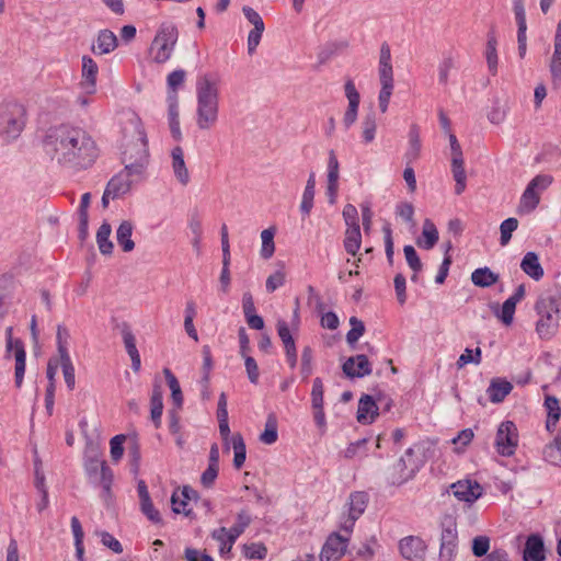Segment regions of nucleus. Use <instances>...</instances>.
Segmentation results:
<instances>
[{"label":"nucleus","mask_w":561,"mask_h":561,"mask_svg":"<svg viewBox=\"0 0 561 561\" xmlns=\"http://www.w3.org/2000/svg\"><path fill=\"white\" fill-rule=\"evenodd\" d=\"M44 148L59 165L75 171L90 168L99 156L96 142L82 127L60 124L47 130Z\"/></svg>","instance_id":"1"},{"label":"nucleus","mask_w":561,"mask_h":561,"mask_svg":"<svg viewBox=\"0 0 561 561\" xmlns=\"http://www.w3.org/2000/svg\"><path fill=\"white\" fill-rule=\"evenodd\" d=\"M196 124L202 130L211 128L218 119V79L213 73L199 76L196 81Z\"/></svg>","instance_id":"2"},{"label":"nucleus","mask_w":561,"mask_h":561,"mask_svg":"<svg viewBox=\"0 0 561 561\" xmlns=\"http://www.w3.org/2000/svg\"><path fill=\"white\" fill-rule=\"evenodd\" d=\"M83 469L90 484L101 488V497L108 500L112 496V484L114 474L107 462L100 458L98 451L85 455Z\"/></svg>","instance_id":"3"},{"label":"nucleus","mask_w":561,"mask_h":561,"mask_svg":"<svg viewBox=\"0 0 561 561\" xmlns=\"http://www.w3.org/2000/svg\"><path fill=\"white\" fill-rule=\"evenodd\" d=\"M136 156L129 152V150H124L122 157V161L125 164L122 172L126 173L129 179H134L135 181L140 179L144 174L149 157L147 135L141 124L136 126Z\"/></svg>","instance_id":"4"},{"label":"nucleus","mask_w":561,"mask_h":561,"mask_svg":"<svg viewBox=\"0 0 561 561\" xmlns=\"http://www.w3.org/2000/svg\"><path fill=\"white\" fill-rule=\"evenodd\" d=\"M179 39V30L172 22H162L151 44L153 60L157 64L168 61Z\"/></svg>","instance_id":"5"},{"label":"nucleus","mask_w":561,"mask_h":561,"mask_svg":"<svg viewBox=\"0 0 561 561\" xmlns=\"http://www.w3.org/2000/svg\"><path fill=\"white\" fill-rule=\"evenodd\" d=\"M25 108L23 105L14 103L8 112L0 115V134L8 140L16 139L25 125Z\"/></svg>","instance_id":"6"},{"label":"nucleus","mask_w":561,"mask_h":561,"mask_svg":"<svg viewBox=\"0 0 561 561\" xmlns=\"http://www.w3.org/2000/svg\"><path fill=\"white\" fill-rule=\"evenodd\" d=\"M458 549L457 524L453 518L442 523L439 561H455Z\"/></svg>","instance_id":"7"},{"label":"nucleus","mask_w":561,"mask_h":561,"mask_svg":"<svg viewBox=\"0 0 561 561\" xmlns=\"http://www.w3.org/2000/svg\"><path fill=\"white\" fill-rule=\"evenodd\" d=\"M518 445V432L514 422H502L495 436V449L503 457H511L515 454Z\"/></svg>","instance_id":"8"},{"label":"nucleus","mask_w":561,"mask_h":561,"mask_svg":"<svg viewBox=\"0 0 561 561\" xmlns=\"http://www.w3.org/2000/svg\"><path fill=\"white\" fill-rule=\"evenodd\" d=\"M538 319L535 324V331L540 340L549 341L553 339L559 331V321L561 317L548 312L545 309H539L534 306Z\"/></svg>","instance_id":"9"},{"label":"nucleus","mask_w":561,"mask_h":561,"mask_svg":"<svg viewBox=\"0 0 561 561\" xmlns=\"http://www.w3.org/2000/svg\"><path fill=\"white\" fill-rule=\"evenodd\" d=\"M348 537L332 533L324 542L320 552V561H337L346 552Z\"/></svg>","instance_id":"10"},{"label":"nucleus","mask_w":561,"mask_h":561,"mask_svg":"<svg viewBox=\"0 0 561 561\" xmlns=\"http://www.w3.org/2000/svg\"><path fill=\"white\" fill-rule=\"evenodd\" d=\"M402 558L409 561H424L427 546L419 536L403 537L398 545Z\"/></svg>","instance_id":"11"},{"label":"nucleus","mask_w":561,"mask_h":561,"mask_svg":"<svg viewBox=\"0 0 561 561\" xmlns=\"http://www.w3.org/2000/svg\"><path fill=\"white\" fill-rule=\"evenodd\" d=\"M276 330L284 345L286 362L291 369H295L298 363V354L296 342L290 333L287 321L283 319L277 320Z\"/></svg>","instance_id":"12"},{"label":"nucleus","mask_w":561,"mask_h":561,"mask_svg":"<svg viewBox=\"0 0 561 561\" xmlns=\"http://www.w3.org/2000/svg\"><path fill=\"white\" fill-rule=\"evenodd\" d=\"M450 490L459 501L472 504L483 494V488L477 481L462 480L450 484Z\"/></svg>","instance_id":"13"},{"label":"nucleus","mask_w":561,"mask_h":561,"mask_svg":"<svg viewBox=\"0 0 561 561\" xmlns=\"http://www.w3.org/2000/svg\"><path fill=\"white\" fill-rule=\"evenodd\" d=\"M342 370L347 378L355 379L369 376L373 371V367L366 355L358 354L348 357L343 363Z\"/></svg>","instance_id":"14"},{"label":"nucleus","mask_w":561,"mask_h":561,"mask_svg":"<svg viewBox=\"0 0 561 561\" xmlns=\"http://www.w3.org/2000/svg\"><path fill=\"white\" fill-rule=\"evenodd\" d=\"M551 82L554 88L561 85V21L558 22L553 37V53L548 62Z\"/></svg>","instance_id":"15"},{"label":"nucleus","mask_w":561,"mask_h":561,"mask_svg":"<svg viewBox=\"0 0 561 561\" xmlns=\"http://www.w3.org/2000/svg\"><path fill=\"white\" fill-rule=\"evenodd\" d=\"M535 306L561 317V287L554 286L542 293L536 300Z\"/></svg>","instance_id":"16"},{"label":"nucleus","mask_w":561,"mask_h":561,"mask_svg":"<svg viewBox=\"0 0 561 561\" xmlns=\"http://www.w3.org/2000/svg\"><path fill=\"white\" fill-rule=\"evenodd\" d=\"M523 560L524 561H545L546 560V551H545V542L542 537L539 534H531L527 537L524 551H523Z\"/></svg>","instance_id":"17"},{"label":"nucleus","mask_w":561,"mask_h":561,"mask_svg":"<svg viewBox=\"0 0 561 561\" xmlns=\"http://www.w3.org/2000/svg\"><path fill=\"white\" fill-rule=\"evenodd\" d=\"M168 121L170 131L174 140L180 141L182 139V131L180 127V114H179V96L175 92H168Z\"/></svg>","instance_id":"18"},{"label":"nucleus","mask_w":561,"mask_h":561,"mask_svg":"<svg viewBox=\"0 0 561 561\" xmlns=\"http://www.w3.org/2000/svg\"><path fill=\"white\" fill-rule=\"evenodd\" d=\"M379 405L369 394H364L358 401L357 408V421L360 424H370L375 421L378 415Z\"/></svg>","instance_id":"19"},{"label":"nucleus","mask_w":561,"mask_h":561,"mask_svg":"<svg viewBox=\"0 0 561 561\" xmlns=\"http://www.w3.org/2000/svg\"><path fill=\"white\" fill-rule=\"evenodd\" d=\"M339 170L340 163L333 150L329 151L328 159V186L327 194L330 198V203H334L339 187Z\"/></svg>","instance_id":"20"},{"label":"nucleus","mask_w":561,"mask_h":561,"mask_svg":"<svg viewBox=\"0 0 561 561\" xmlns=\"http://www.w3.org/2000/svg\"><path fill=\"white\" fill-rule=\"evenodd\" d=\"M99 67L92 57L84 55L82 57V82L81 85L87 93H93L96 85V76Z\"/></svg>","instance_id":"21"},{"label":"nucleus","mask_w":561,"mask_h":561,"mask_svg":"<svg viewBox=\"0 0 561 561\" xmlns=\"http://www.w3.org/2000/svg\"><path fill=\"white\" fill-rule=\"evenodd\" d=\"M117 47L116 35L105 28L98 33L95 43L92 45L91 50L95 55H105L112 53Z\"/></svg>","instance_id":"22"},{"label":"nucleus","mask_w":561,"mask_h":561,"mask_svg":"<svg viewBox=\"0 0 561 561\" xmlns=\"http://www.w3.org/2000/svg\"><path fill=\"white\" fill-rule=\"evenodd\" d=\"M522 271L534 280L538 282L543 277V267L539 262V256L536 252H527L520 262Z\"/></svg>","instance_id":"23"},{"label":"nucleus","mask_w":561,"mask_h":561,"mask_svg":"<svg viewBox=\"0 0 561 561\" xmlns=\"http://www.w3.org/2000/svg\"><path fill=\"white\" fill-rule=\"evenodd\" d=\"M163 412V391L160 383L154 382L152 387L151 398H150V413L151 420L154 424L156 428L161 426V416Z\"/></svg>","instance_id":"24"},{"label":"nucleus","mask_w":561,"mask_h":561,"mask_svg":"<svg viewBox=\"0 0 561 561\" xmlns=\"http://www.w3.org/2000/svg\"><path fill=\"white\" fill-rule=\"evenodd\" d=\"M513 386L507 380L494 378L491 380L486 393L492 403L502 402L511 393Z\"/></svg>","instance_id":"25"},{"label":"nucleus","mask_w":561,"mask_h":561,"mask_svg":"<svg viewBox=\"0 0 561 561\" xmlns=\"http://www.w3.org/2000/svg\"><path fill=\"white\" fill-rule=\"evenodd\" d=\"M134 182V179H129L126 173L121 171L108 181L106 186L108 191H112V198L115 199L128 193Z\"/></svg>","instance_id":"26"},{"label":"nucleus","mask_w":561,"mask_h":561,"mask_svg":"<svg viewBox=\"0 0 561 561\" xmlns=\"http://www.w3.org/2000/svg\"><path fill=\"white\" fill-rule=\"evenodd\" d=\"M404 457H401L398 462L394 465L393 469L396 471H399V474L396 477L393 476L390 480L391 484L393 485H401L412 479L416 471L419 470V467L413 465H408Z\"/></svg>","instance_id":"27"},{"label":"nucleus","mask_w":561,"mask_h":561,"mask_svg":"<svg viewBox=\"0 0 561 561\" xmlns=\"http://www.w3.org/2000/svg\"><path fill=\"white\" fill-rule=\"evenodd\" d=\"M14 351L15 368H14V382L16 388H21L25 374L26 366V351L22 340H18V345Z\"/></svg>","instance_id":"28"},{"label":"nucleus","mask_w":561,"mask_h":561,"mask_svg":"<svg viewBox=\"0 0 561 561\" xmlns=\"http://www.w3.org/2000/svg\"><path fill=\"white\" fill-rule=\"evenodd\" d=\"M172 156V168L176 179L181 184L186 185L190 181L188 171L185 165L184 154L181 147H174L171 152Z\"/></svg>","instance_id":"29"},{"label":"nucleus","mask_w":561,"mask_h":561,"mask_svg":"<svg viewBox=\"0 0 561 561\" xmlns=\"http://www.w3.org/2000/svg\"><path fill=\"white\" fill-rule=\"evenodd\" d=\"M134 226L129 220L121 222L116 230V240L124 252H131L135 249V242L131 239Z\"/></svg>","instance_id":"30"},{"label":"nucleus","mask_w":561,"mask_h":561,"mask_svg":"<svg viewBox=\"0 0 561 561\" xmlns=\"http://www.w3.org/2000/svg\"><path fill=\"white\" fill-rule=\"evenodd\" d=\"M438 241V230L431 219H425L423 224L422 238L416 243L420 248L431 250Z\"/></svg>","instance_id":"31"},{"label":"nucleus","mask_w":561,"mask_h":561,"mask_svg":"<svg viewBox=\"0 0 561 561\" xmlns=\"http://www.w3.org/2000/svg\"><path fill=\"white\" fill-rule=\"evenodd\" d=\"M500 276L494 273L490 267H479L474 270L471 274V282L474 286L486 288L491 287L495 283H497Z\"/></svg>","instance_id":"32"},{"label":"nucleus","mask_w":561,"mask_h":561,"mask_svg":"<svg viewBox=\"0 0 561 561\" xmlns=\"http://www.w3.org/2000/svg\"><path fill=\"white\" fill-rule=\"evenodd\" d=\"M314 190H316V174L311 172L306 183L305 191L302 193V198L300 203V211L304 217L310 215L311 209L313 207L314 199Z\"/></svg>","instance_id":"33"},{"label":"nucleus","mask_w":561,"mask_h":561,"mask_svg":"<svg viewBox=\"0 0 561 561\" xmlns=\"http://www.w3.org/2000/svg\"><path fill=\"white\" fill-rule=\"evenodd\" d=\"M497 39L494 31L488 33L486 48H485V59L488 64L489 71L492 76L497 73Z\"/></svg>","instance_id":"34"},{"label":"nucleus","mask_w":561,"mask_h":561,"mask_svg":"<svg viewBox=\"0 0 561 561\" xmlns=\"http://www.w3.org/2000/svg\"><path fill=\"white\" fill-rule=\"evenodd\" d=\"M539 202H540L539 194L536 192V190H534L533 187L527 185L520 196L518 211L520 214H530L531 211H534L537 208V206L539 205Z\"/></svg>","instance_id":"35"},{"label":"nucleus","mask_w":561,"mask_h":561,"mask_svg":"<svg viewBox=\"0 0 561 561\" xmlns=\"http://www.w3.org/2000/svg\"><path fill=\"white\" fill-rule=\"evenodd\" d=\"M211 538L219 542V553L221 556L230 553L232 546L237 541V538L226 527L213 530Z\"/></svg>","instance_id":"36"},{"label":"nucleus","mask_w":561,"mask_h":561,"mask_svg":"<svg viewBox=\"0 0 561 561\" xmlns=\"http://www.w3.org/2000/svg\"><path fill=\"white\" fill-rule=\"evenodd\" d=\"M112 232L111 225L107 221H104L96 232V243L100 252L103 255H110L113 252V242L110 240V236Z\"/></svg>","instance_id":"37"},{"label":"nucleus","mask_w":561,"mask_h":561,"mask_svg":"<svg viewBox=\"0 0 561 561\" xmlns=\"http://www.w3.org/2000/svg\"><path fill=\"white\" fill-rule=\"evenodd\" d=\"M163 374L167 380V383L171 390V398L175 409H181L183 405V393L181 390L180 382L175 375L169 368L163 369Z\"/></svg>","instance_id":"38"},{"label":"nucleus","mask_w":561,"mask_h":561,"mask_svg":"<svg viewBox=\"0 0 561 561\" xmlns=\"http://www.w3.org/2000/svg\"><path fill=\"white\" fill-rule=\"evenodd\" d=\"M362 244V233H360V227H347L345 232V239H344V248L345 251L351 254L355 255Z\"/></svg>","instance_id":"39"},{"label":"nucleus","mask_w":561,"mask_h":561,"mask_svg":"<svg viewBox=\"0 0 561 561\" xmlns=\"http://www.w3.org/2000/svg\"><path fill=\"white\" fill-rule=\"evenodd\" d=\"M453 69H456V60L451 53H444L443 58L438 64V83L446 87L449 81V75Z\"/></svg>","instance_id":"40"},{"label":"nucleus","mask_w":561,"mask_h":561,"mask_svg":"<svg viewBox=\"0 0 561 561\" xmlns=\"http://www.w3.org/2000/svg\"><path fill=\"white\" fill-rule=\"evenodd\" d=\"M368 503V495L365 492H353L348 499V514L359 518L365 512Z\"/></svg>","instance_id":"41"},{"label":"nucleus","mask_w":561,"mask_h":561,"mask_svg":"<svg viewBox=\"0 0 561 561\" xmlns=\"http://www.w3.org/2000/svg\"><path fill=\"white\" fill-rule=\"evenodd\" d=\"M71 531L75 539L76 556L79 561H83L84 547H83V529L77 516L71 517Z\"/></svg>","instance_id":"42"},{"label":"nucleus","mask_w":561,"mask_h":561,"mask_svg":"<svg viewBox=\"0 0 561 561\" xmlns=\"http://www.w3.org/2000/svg\"><path fill=\"white\" fill-rule=\"evenodd\" d=\"M421 151V139L417 126L413 125L409 131V149L405 152V159L412 162L419 158Z\"/></svg>","instance_id":"43"},{"label":"nucleus","mask_w":561,"mask_h":561,"mask_svg":"<svg viewBox=\"0 0 561 561\" xmlns=\"http://www.w3.org/2000/svg\"><path fill=\"white\" fill-rule=\"evenodd\" d=\"M274 236H275L274 228H267L261 232V239H262L261 256L265 260L272 257L275 252Z\"/></svg>","instance_id":"44"},{"label":"nucleus","mask_w":561,"mask_h":561,"mask_svg":"<svg viewBox=\"0 0 561 561\" xmlns=\"http://www.w3.org/2000/svg\"><path fill=\"white\" fill-rule=\"evenodd\" d=\"M232 447L234 451L233 466L236 469H240L244 465L247 458L245 443L240 434L232 437Z\"/></svg>","instance_id":"45"},{"label":"nucleus","mask_w":561,"mask_h":561,"mask_svg":"<svg viewBox=\"0 0 561 561\" xmlns=\"http://www.w3.org/2000/svg\"><path fill=\"white\" fill-rule=\"evenodd\" d=\"M69 340H70V332L69 330L62 325H57V333H56V344H57V351L60 358L68 357V346H69Z\"/></svg>","instance_id":"46"},{"label":"nucleus","mask_w":561,"mask_h":561,"mask_svg":"<svg viewBox=\"0 0 561 561\" xmlns=\"http://www.w3.org/2000/svg\"><path fill=\"white\" fill-rule=\"evenodd\" d=\"M482 360V351L480 347H477L476 350H471L467 347L463 353L459 356L457 359V367L460 369L465 367L468 364H476L479 365Z\"/></svg>","instance_id":"47"},{"label":"nucleus","mask_w":561,"mask_h":561,"mask_svg":"<svg viewBox=\"0 0 561 561\" xmlns=\"http://www.w3.org/2000/svg\"><path fill=\"white\" fill-rule=\"evenodd\" d=\"M351 330L346 334L347 343L353 347L355 343L365 332V325L362 320L356 317L350 318Z\"/></svg>","instance_id":"48"},{"label":"nucleus","mask_w":561,"mask_h":561,"mask_svg":"<svg viewBox=\"0 0 561 561\" xmlns=\"http://www.w3.org/2000/svg\"><path fill=\"white\" fill-rule=\"evenodd\" d=\"M267 549L262 542H252L243 546V556L249 560H263Z\"/></svg>","instance_id":"49"},{"label":"nucleus","mask_w":561,"mask_h":561,"mask_svg":"<svg viewBox=\"0 0 561 561\" xmlns=\"http://www.w3.org/2000/svg\"><path fill=\"white\" fill-rule=\"evenodd\" d=\"M518 220L514 217H510L502 221L500 226L501 237L500 243L501 245H506L512 239V233L517 229Z\"/></svg>","instance_id":"50"},{"label":"nucleus","mask_w":561,"mask_h":561,"mask_svg":"<svg viewBox=\"0 0 561 561\" xmlns=\"http://www.w3.org/2000/svg\"><path fill=\"white\" fill-rule=\"evenodd\" d=\"M252 522L251 516L247 511H241L237 515L236 524L228 529V531L233 535L237 539L244 533V530L250 526Z\"/></svg>","instance_id":"51"},{"label":"nucleus","mask_w":561,"mask_h":561,"mask_svg":"<svg viewBox=\"0 0 561 561\" xmlns=\"http://www.w3.org/2000/svg\"><path fill=\"white\" fill-rule=\"evenodd\" d=\"M60 366L62 369L65 382L69 390H73L76 386L75 366L70 356L60 358Z\"/></svg>","instance_id":"52"},{"label":"nucleus","mask_w":561,"mask_h":561,"mask_svg":"<svg viewBox=\"0 0 561 561\" xmlns=\"http://www.w3.org/2000/svg\"><path fill=\"white\" fill-rule=\"evenodd\" d=\"M376 129L377 124L375 114H367L363 121V140L365 144H369L375 139Z\"/></svg>","instance_id":"53"},{"label":"nucleus","mask_w":561,"mask_h":561,"mask_svg":"<svg viewBox=\"0 0 561 561\" xmlns=\"http://www.w3.org/2000/svg\"><path fill=\"white\" fill-rule=\"evenodd\" d=\"M278 434H277V424L274 416H270L267 419V422L265 424V430L261 434L260 439L264 444L272 445L277 440Z\"/></svg>","instance_id":"54"},{"label":"nucleus","mask_w":561,"mask_h":561,"mask_svg":"<svg viewBox=\"0 0 561 561\" xmlns=\"http://www.w3.org/2000/svg\"><path fill=\"white\" fill-rule=\"evenodd\" d=\"M126 439V436L124 434L115 435L110 440V453L113 461L117 462L122 459L124 454V447L123 444Z\"/></svg>","instance_id":"55"},{"label":"nucleus","mask_w":561,"mask_h":561,"mask_svg":"<svg viewBox=\"0 0 561 561\" xmlns=\"http://www.w3.org/2000/svg\"><path fill=\"white\" fill-rule=\"evenodd\" d=\"M403 252H404L405 261H407L408 265L410 266V268L415 273L421 272L422 267H423L422 262H421L415 249L413 248V245H411V244L404 245Z\"/></svg>","instance_id":"56"},{"label":"nucleus","mask_w":561,"mask_h":561,"mask_svg":"<svg viewBox=\"0 0 561 561\" xmlns=\"http://www.w3.org/2000/svg\"><path fill=\"white\" fill-rule=\"evenodd\" d=\"M490 549V538L488 536H477L472 540V553L478 558H484Z\"/></svg>","instance_id":"57"},{"label":"nucleus","mask_w":561,"mask_h":561,"mask_svg":"<svg viewBox=\"0 0 561 561\" xmlns=\"http://www.w3.org/2000/svg\"><path fill=\"white\" fill-rule=\"evenodd\" d=\"M122 335L124 345L129 357L139 354L136 346V339L130 330V328L125 323L122 328Z\"/></svg>","instance_id":"58"},{"label":"nucleus","mask_w":561,"mask_h":561,"mask_svg":"<svg viewBox=\"0 0 561 561\" xmlns=\"http://www.w3.org/2000/svg\"><path fill=\"white\" fill-rule=\"evenodd\" d=\"M323 382L321 378L317 377L312 382L311 390V405L312 408H322L323 407Z\"/></svg>","instance_id":"59"},{"label":"nucleus","mask_w":561,"mask_h":561,"mask_svg":"<svg viewBox=\"0 0 561 561\" xmlns=\"http://www.w3.org/2000/svg\"><path fill=\"white\" fill-rule=\"evenodd\" d=\"M516 307L513 305V301L505 300L501 307L500 312H495V316L505 324H512L514 320Z\"/></svg>","instance_id":"60"},{"label":"nucleus","mask_w":561,"mask_h":561,"mask_svg":"<svg viewBox=\"0 0 561 561\" xmlns=\"http://www.w3.org/2000/svg\"><path fill=\"white\" fill-rule=\"evenodd\" d=\"M398 302L403 306L407 302V279L403 274L398 273L393 279Z\"/></svg>","instance_id":"61"},{"label":"nucleus","mask_w":561,"mask_h":561,"mask_svg":"<svg viewBox=\"0 0 561 561\" xmlns=\"http://www.w3.org/2000/svg\"><path fill=\"white\" fill-rule=\"evenodd\" d=\"M285 273L280 270L275 271L273 274H271L265 283L266 291L267 293H274L276 289L282 287L285 284Z\"/></svg>","instance_id":"62"},{"label":"nucleus","mask_w":561,"mask_h":561,"mask_svg":"<svg viewBox=\"0 0 561 561\" xmlns=\"http://www.w3.org/2000/svg\"><path fill=\"white\" fill-rule=\"evenodd\" d=\"M140 511L153 524H160L162 522L161 515L159 511L154 508L151 500L141 502Z\"/></svg>","instance_id":"63"},{"label":"nucleus","mask_w":561,"mask_h":561,"mask_svg":"<svg viewBox=\"0 0 561 561\" xmlns=\"http://www.w3.org/2000/svg\"><path fill=\"white\" fill-rule=\"evenodd\" d=\"M184 557L186 561H214L210 554L191 547L185 548Z\"/></svg>","instance_id":"64"}]
</instances>
